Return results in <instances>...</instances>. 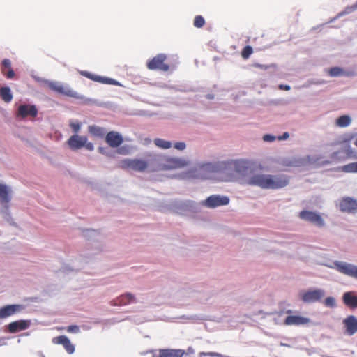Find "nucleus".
<instances>
[{
  "label": "nucleus",
  "instance_id": "obj_1",
  "mask_svg": "<svg viewBox=\"0 0 357 357\" xmlns=\"http://www.w3.org/2000/svg\"><path fill=\"white\" fill-rule=\"evenodd\" d=\"M245 183L249 185H256L263 189H279L289 183L286 175H271L257 174L248 178Z\"/></svg>",
  "mask_w": 357,
  "mask_h": 357
},
{
  "label": "nucleus",
  "instance_id": "obj_2",
  "mask_svg": "<svg viewBox=\"0 0 357 357\" xmlns=\"http://www.w3.org/2000/svg\"><path fill=\"white\" fill-rule=\"evenodd\" d=\"M225 162H207L197 165L195 169V176L199 179L211 178L215 174L225 167Z\"/></svg>",
  "mask_w": 357,
  "mask_h": 357
},
{
  "label": "nucleus",
  "instance_id": "obj_3",
  "mask_svg": "<svg viewBox=\"0 0 357 357\" xmlns=\"http://www.w3.org/2000/svg\"><path fill=\"white\" fill-rule=\"evenodd\" d=\"M167 56L165 54H158L146 63V67L151 70H160L167 72L169 66L165 63Z\"/></svg>",
  "mask_w": 357,
  "mask_h": 357
},
{
  "label": "nucleus",
  "instance_id": "obj_4",
  "mask_svg": "<svg viewBox=\"0 0 357 357\" xmlns=\"http://www.w3.org/2000/svg\"><path fill=\"white\" fill-rule=\"evenodd\" d=\"M337 206L344 213H357V199L351 197H344L339 199Z\"/></svg>",
  "mask_w": 357,
  "mask_h": 357
},
{
  "label": "nucleus",
  "instance_id": "obj_5",
  "mask_svg": "<svg viewBox=\"0 0 357 357\" xmlns=\"http://www.w3.org/2000/svg\"><path fill=\"white\" fill-rule=\"evenodd\" d=\"M148 166V162L141 159H124L121 161L122 168L132 169L135 172H144Z\"/></svg>",
  "mask_w": 357,
  "mask_h": 357
},
{
  "label": "nucleus",
  "instance_id": "obj_6",
  "mask_svg": "<svg viewBox=\"0 0 357 357\" xmlns=\"http://www.w3.org/2000/svg\"><path fill=\"white\" fill-rule=\"evenodd\" d=\"M298 216L301 219L312 223L319 227H322L325 225L321 216L314 211L303 210L299 213Z\"/></svg>",
  "mask_w": 357,
  "mask_h": 357
},
{
  "label": "nucleus",
  "instance_id": "obj_7",
  "mask_svg": "<svg viewBox=\"0 0 357 357\" xmlns=\"http://www.w3.org/2000/svg\"><path fill=\"white\" fill-rule=\"evenodd\" d=\"M229 165L237 174L242 176H250L252 172L250 162L245 160H235L231 162Z\"/></svg>",
  "mask_w": 357,
  "mask_h": 357
},
{
  "label": "nucleus",
  "instance_id": "obj_8",
  "mask_svg": "<svg viewBox=\"0 0 357 357\" xmlns=\"http://www.w3.org/2000/svg\"><path fill=\"white\" fill-rule=\"evenodd\" d=\"M324 295L325 292L323 289H315L302 293L301 294V298L304 303H310L321 301Z\"/></svg>",
  "mask_w": 357,
  "mask_h": 357
},
{
  "label": "nucleus",
  "instance_id": "obj_9",
  "mask_svg": "<svg viewBox=\"0 0 357 357\" xmlns=\"http://www.w3.org/2000/svg\"><path fill=\"white\" fill-rule=\"evenodd\" d=\"M334 265L341 273L357 279V266L341 261H335Z\"/></svg>",
  "mask_w": 357,
  "mask_h": 357
},
{
  "label": "nucleus",
  "instance_id": "obj_10",
  "mask_svg": "<svg viewBox=\"0 0 357 357\" xmlns=\"http://www.w3.org/2000/svg\"><path fill=\"white\" fill-rule=\"evenodd\" d=\"M229 199L226 196H220L218 195L208 197L204 202V206L208 208H215L220 206L228 204Z\"/></svg>",
  "mask_w": 357,
  "mask_h": 357
},
{
  "label": "nucleus",
  "instance_id": "obj_11",
  "mask_svg": "<svg viewBox=\"0 0 357 357\" xmlns=\"http://www.w3.org/2000/svg\"><path fill=\"white\" fill-rule=\"evenodd\" d=\"M23 310V305L18 304L3 306L0 307V319L7 318L22 311Z\"/></svg>",
  "mask_w": 357,
  "mask_h": 357
},
{
  "label": "nucleus",
  "instance_id": "obj_12",
  "mask_svg": "<svg viewBox=\"0 0 357 357\" xmlns=\"http://www.w3.org/2000/svg\"><path fill=\"white\" fill-rule=\"evenodd\" d=\"M86 142L87 137L86 136L75 134L68 139L67 144L72 150H78L84 147Z\"/></svg>",
  "mask_w": 357,
  "mask_h": 357
},
{
  "label": "nucleus",
  "instance_id": "obj_13",
  "mask_svg": "<svg viewBox=\"0 0 357 357\" xmlns=\"http://www.w3.org/2000/svg\"><path fill=\"white\" fill-rule=\"evenodd\" d=\"M344 333L348 335H353L357 333V317L349 315L343 320Z\"/></svg>",
  "mask_w": 357,
  "mask_h": 357
},
{
  "label": "nucleus",
  "instance_id": "obj_14",
  "mask_svg": "<svg viewBox=\"0 0 357 357\" xmlns=\"http://www.w3.org/2000/svg\"><path fill=\"white\" fill-rule=\"evenodd\" d=\"M188 165V162L180 158H169L165 161V163L162 165L163 169H179L185 167Z\"/></svg>",
  "mask_w": 357,
  "mask_h": 357
},
{
  "label": "nucleus",
  "instance_id": "obj_15",
  "mask_svg": "<svg viewBox=\"0 0 357 357\" xmlns=\"http://www.w3.org/2000/svg\"><path fill=\"white\" fill-rule=\"evenodd\" d=\"M52 342L55 344H61L65 349L66 351L72 354L75 352V346L71 343L69 338L66 335H59L52 338Z\"/></svg>",
  "mask_w": 357,
  "mask_h": 357
},
{
  "label": "nucleus",
  "instance_id": "obj_16",
  "mask_svg": "<svg viewBox=\"0 0 357 357\" xmlns=\"http://www.w3.org/2000/svg\"><path fill=\"white\" fill-rule=\"evenodd\" d=\"M38 114V109L35 105H21L17 109V116L22 118L27 116L35 117Z\"/></svg>",
  "mask_w": 357,
  "mask_h": 357
},
{
  "label": "nucleus",
  "instance_id": "obj_17",
  "mask_svg": "<svg viewBox=\"0 0 357 357\" xmlns=\"http://www.w3.org/2000/svg\"><path fill=\"white\" fill-rule=\"evenodd\" d=\"M105 142L112 148L119 147L123 142L121 134L115 131L109 132L105 137Z\"/></svg>",
  "mask_w": 357,
  "mask_h": 357
},
{
  "label": "nucleus",
  "instance_id": "obj_18",
  "mask_svg": "<svg viewBox=\"0 0 357 357\" xmlns=\"http://www.w3.org/2000/svg\"><path fill=\"white\" fill-rule=\"evenodd\" d=\"M48 86L50 89H52V91H54L57 93L64 94L69 97H73V98H79V96L77 92H75V91H73L72 89H65L64 86H63L62 85H61L56 82H50Z\"/></svg>",
  "mask_w": 357,
  "mask_h": 357
},
{
  "label": "nucleus",
  "instance_id": "obj_19",
  "mask_svg": "<svg viewBox=\"0 0 357 357\" xmlns=\"http://www.w3.org/2000/svg\"><path fill=\"white\" fill-rule=\"evenodd\" d=\"M11 190L6 185L0 183V204L6 209L8 208V204L11 200Z\"/></svg>",
  "mask_w": 357,
  "mask_h": 357
},
{
  "label": "nucleus",
  "instance_id": "obj_20",
  "mask_svg": "<svg viewBox=\"0 0 357 357\" xmlns=\"http://www.w3.org/2000/svg\"><path fill=\"white\" fill-rule=\"evenodd\" d=\"M136 299L135 296L131 293H126L117 297L111 301L112 305H126L131 303H135Z\"/></svg>",
  "mask_w": 357,
  "mask_h": 357
},
{
  "label": "nucleus",
  "instance_id": "obj_21",
  "mask_svg": "<svg viewBox=\"0 0 357 357\" xmlns=\"http://www.w3.org/2000/svg\"><path fill=\"white\" fill-rule=\"evenodd\" d=\"M30 326L29 320H18L13 321L8 325V330L11 333H15L27 329Z\"/></svg>",
  "mask_w": 357,
  "mask_h": 357
},
{
  "label": "nucleus",
  "instance_id": "obj_22",
  "mask_svg": "<svg viewBox=\"0 0 357 357\" xmlns=\"http://www.w3.org/2000/svg\"><path fill=\"white\" fill-rule=\"evenodd\" d=\"M310 319L297 316V315H291L286 317L284 320V324L287 326H300V325H306L310 323Z\"/></svg>",
  "mask_w": 357,
  "mask_h": 357
},
{
  "label": "nucleus",
  "instance_id": "obj_23",
  "mask_svg": "<svg viewBox=\"0 0 357 357\" xmlns=\"http://www.w3.org/2000/svg\"><path fill=\"white\" fill-rule=\"evenodd\" d=\"M81 75L93 80V81L98 82L100 83L108 84H116V82L111 78L104 77H101L99 75H96L92 74L88 71H82Z\"/></svg>",
  "mask_w": 357,
  "mask_h": 357
},
{
  "label": "nucleus",
  "instance_id": "obj_24",
  "mask_svg": "<svg viewBox=\"0 0 357 357\" xmlns=\"http://www.w3.org/2000/svg\"><path fill=\"white\" fill-rule=\"evenodd\" d=\"M343 303L347 307L356 309L357 308V295L354 291H347L343 294Z\"/></svg>",
  "mask_w": 357,
  "mask_h": 357
},
{
  "label": "nucleus",
  "instance_id": "obj_25",
  "mask_svg": "<svg viewBox=\"0 0 357 357\" xmlns=\"http://www.w3.org/2000/svg\"><path fill=\"white\" fill-rule=\"evenodd\" d=\"M1 71L8 79H13L15 75L11 66V61L8 59H4L1 61Z\"/></svg>",
  "mask_w": 357,
  "mask_h": 357
},
{
  "label": "nucleus",
  "instance_id": "obj_26",
  "mask_svg": "<svg viewBox=\"0 0 357 357\" xmlns=\"http://www.w3.org/2000/svg\"><path fill=\"white\" fill-rule=\"evenodd\" d=\"M185 354L184 350L182 349H160L159 351V357H183Z\"/></svg>",
  "mask_w": 357,
  "mask_h": 357
},
{
  "label": "nucleus",
  "instance_id": "obj_27",
  "mask_svg": "<svg viewBox=\"0 0 357 357\" xmlns=\"http://www.w3.org/2000/svg\"><path fill=\"white\" fill-rule=\"evenodd\" d=\"M302 163L301 159L296 158H284L280 161V165L286 167H300Z\"/></svg>",
  "mask_w": 357,
  "mask_h": 357
},
{
  "label": "nucleus",
  "instance_id": "obj_28",
  "mask_svg": "<svg viewBox=\"0 0 357 357\" xmlns=\"http://www.w3.org/2000/svg\"><path fill=\"white\" fill-rule=\"evenodd\" d=\"M328 75L331 77L349 76V73L344 71L340 67H333L328 70Z\"/></svg>",
  "mask_w": 357,
  "mask_h": 357
},
{
  "label": "nucleus",
  "instance_id": "obj_29",
  "mask_svg": "<svg viewBox=\"0 0 357 357\" xmlns=\"http://www.w3.org/2000/svg\"><path fill=\"white\" fill-rule=\"evenodd\" d=\"M0 96L5 102H10L13 99V95L11 93L9 87L4 86L0 89Z\"/></svg>",
  "mask_w": 357,
  "mask_h": 357
},
{
  "label": "nucleus",
  "instance_id": "obj_30",
  "mask_svg": "<svg viewBox=\"0 0 357 357\" xmlns=\"http://www.w3.org/2000/svg\"><path fill=\"white\" fill-rule=\"evenodd\" d=\"M338 169L347 173H357V162L340 167Z\"/></svg>",
  "mask_w": 357,
  "mask_h": 357
},
{
  "label": "nucleus",
  "instance_id": "obj_31",
  "mask_svg": "<svg viewBox=\"0 0 357 357\" xmlns=\"http://www.w3.org/2000/svg\"><path fill=\"white\" fill-rule=\"evenodd\" d=\"M88 130L90 134L98 137H103L105 133L103 128L96 126H89Z\"/></svg>",
  "mask_w": 357,
  "mask_h": 357
},
{
  "label": "nucleus",
  "instance_id": "obj_32",
  "mask_svg": "<svg viewBox=\"0 0 357 357\" xmlns=\"http://www.w3.org/2000/svg\"><path fill=\"white\" fill-rule=\"evenodd\" d=\"M351 122V119L347 115L341 116L336 120L337 126L341 128H344L349 126Z\"/></svg>",
  "mask_w": 357,
  "mask_h": 357
},
{
  "label": "nucleus",
  "instance_id": "obj_33",
  "mask_svg": "<svg viewBox=\"0 0 357 357\" xmlns=\"http://www.w3.org/2000/svg\"><path fill=\"white\" fill-rule=\"evenodd\" d=\"M154 144L161 149H167L172 146V143L162 139L157 138L154 140Z\"/></svg>",
  "mask_w": 357,
  "mask_h": 357
},
{
  "label": "nucleus",
  "instance_id": "obj_34",
  "mask_svg": "<svg viewBox=\"0 0 357 357\" xmlns=\"http://www.w3.org/2000/svg\"><path fill=\"white\" fill-rule=\"evenodd\" d=\"M193 24L197 28H202L205 24V20L202 15H197L194 19Z\"/></svg>",
  "mask_w": 357,
  "mask_h": 357
},
{
  "label": "nucleus",
  "instance_id": "obj_35",
  "mask_svg": "<svg viewBox=\"0 0 357 357\" xmlns=\"http://www.w3.org/2000/svg\"><path fill=\"white\" fill-rule=\"evenodd\" d=\"M253 50L251 46L247 45L245 46L241 51V56L244 59H247L250 57V56L252 54Z\"/></svg>",
  "mask_w": 357,
  "mask_h": 357
},
{
  "label": "nucleus",
  "instance_id": "obj_36",
  "mask_svg": "<svg viewBox=\"0 0 357 357\" xmlns=\"http://www.w3.org/2000/svg\"><path fill=\"white\" fill-rule=\"evenodd\" d=\"M324 303L326 307H334L335 306V300L333 297H327Z\"/></svg>",
  "mask_w": 357,
  "mask_h": 357
},
{
  "label": "nucleus",
  "instance_id": "obj_37",
  "mask_svg": "<svg viewBox=\"0 0 357 357\" xmlns=\"http://www.w3.org/2000/svg\"><path fill=\"white\" fill-rule=\"evenodd\" d=\"M67 332L70 333H78L80 330L79 327L77 325H70L66 328Z\"/></svg>",
  "mask_w": 357,
  "mask_h": 357
},
{
  "label": "nucleus",
  "instance_id": "obj_38",
  "mask_svg": "<svg viewBox=\"0 0 357 357\" xmlns=\"http://www.w3.org/2000/svg\"><path fill=\"white\" fill-rule=\"evenodd\" d=\"M70 126L72 128L73 131L75 134H77L79 131V130L81 128V123H79V122H73V121H72V122L70 123Z\"/></svg>",
  "mask_w": 357,
  "mask_h": 357
},
{
  "label": "nucleus",
  "instance_id": "obj_39",
  "mask_svg": "<svg viewBox=\"0 0 357 357\" xmlns=\"http://www.w3.org/2000/svg\"><path fill=\"white\" fill-rule=\"evenodd\" d=\"M263 139L265 142H273L275 139V137L271 135H264Z\"/></svg>",
  "mask_w": 357,
  "mask_h": 357
},
{
  "label": "nucleus",
  "instance_id": "obj_40",
  "mask_svg": "<svg viewBox=\"0 0 357 357\" xmlns=\"http://www.w3.org/2000/svg\"><path fill=\"white\" fill-rule=\"evenodd\" d=\"M174 148H176L178 150H183L185 148V144L184 142H176L174 144Z\"/></svg>",
  "mask_w": 357,
  "mask_h": 357
},
{
  "label": "nucleus",
  "instance_id": "obj_41",
  "mask_svg": "<svg viewBox=\"0 0 357 357\" xmlns=\"http://www.w3.org/2000/svg\"><path fill=\"white\" fill-rule=\"evenodd\" d=\"M87 150L93 151L94 147L93 144L91 142H86V144L84 146Z\"/></svg>",
  "mask_w": 357,
  "mask_h": 357
},
{
  "label": "nucleus",
  "instance_id": "obj_42",
  "mask_svg": "<svg viewBox=\"0 0 357 357\" xmlns=\"http://www.w3.org/2000/svg\"><path fill=\"white\" fill-rule=\"evenodd\" d=\"M289 137V135L288 132H284L282 136L278 137L279 140H285L288 139Z\"/></svg>",
  "mask_w": 357,
  "mask_h": 357
},
{
  "label": "nucleus",
  "instance_id": "obj_43",
  "mask_svg": "<svg viewBox=\"0 0 357 357\" xmlns=\"http://www.w3.org/2000/svg\"><path fill=\"white\" fill-rule=\"evenodd\" d=\"M279 89H282V90H286V91H288V90H290L291 87L289 86V85H283V84H280L279 86Z\"/></svg>",
  "mask_w": 357,
  "mask_h": 357
},
{
  "label": "nucleus",
  "instance_id": "obj_44",
  "mask_svg": "<svg viewBox=\"0 0 357 357\" xmlns=\"http://www.w3.org/2000/svg\"><path fill=\"white\" fill-rule=\"evenodd\" d=\"M255 66L257 67V68H265V69L267 68V66H265L261 65V64H255Z\"/></svg>",
  "mask_w": 357,
  "mask_h": 357
},
{
  "label": "nucleus",
  "instance_id": "obj_45",
  "mask_svg": "<svg viewBox=\"0 0 357 357\" xmlns=\"http://www.w3.org/2000/svg\"><path fill=\"white\" fill-rule=\"evenodd\" d=\"M119 153L121 154H126V152L124 151L123 149H119Z\"/></svg>",
  "mask_w": 357,
  "mask_h": 357
},
{
  "label": "nucleus",
  "instance_id": "obj_46",
  "mask_svg": "<svg viewBox=\"0 0 357 357\" xmlns=\"http://www.w3.org/2000/svg\"><path fill=\"white\" fill-rule=\"evenodd\" d=\"M354 144L357 146V139L355 140Z\"/></svg>",
  "mask_w": 357,
  "mask_h": 357
},
{
  "label": "nucleus",
  "instance_id": "obj_47",
  "mask_svg": "<svg viewBox=\"0 0 357 357\" xmlns=\"http://www.w3.org/2000/svg\"><path fill=\"white\" fill-rule=\"evenodd\" d=\"M287 312V313H291V310H288Z\"/></svg>",
  "mask_w": 357,
  "mask_h": 357
}]
</instances>
